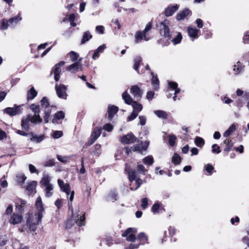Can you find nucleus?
<instances>
[{"label": "nucleus", "mask_w": 249, "mask_h": 249, "mask_svg": "<svg viewBox=\"0 0 249 249\" xmlns=\"http://www.w3.org/2000/svg\"><path fill=\"white\" fill-rule=\"evenodd\" d=\"M36 206L37 209V212L35 214H29L26 221L27 226L31 232H34L36 231L37 226L41 223L43 217L42 213L44 212V209L41 198L40 196L38 197L36 200Z\"/></svg>", "instance_id": "f257e3e1"}, {"label": "nucleus", "mask_w": 249, "mask_h": 249, "mask_svg": "<svg viewBox=\"0 0 249 249\" xmlns=\"http://www.w3.org/2000/svg\"><path fill=\"white\" fill-rule=\"evenodd\" d=\"M138 172H128V178L132 183L130 189L132 190L137 189L142 183V180L137 177Z\"/></svg>", "instance_id": "f03ea898"}, {"label": "nucleus", "mask_w": 249, "mask_h": 249, "mask_svg": "<svg viewBox=\"0 0 249 249\" xmlns=\"http://www.w3.org/2000/svg\"><path fill=\"white\" fill-rule=\"evenodd\" d=\"M170 22L169 20L165 19L164 21L161 22L159 25V29L160 34L161 36L168 39L170 38V32L169 26Z\"/></svg>", "instance_id": "7ed1b4c3"}, {"label": "nucleus", "mask_w": 249, "mask_h": 249, "mask_svg": "<svg viewBox=\"0 0 249 249\" xmlns=\"http://www.w3.org/2000/svg\"><path fill=\"white\" fill-rule=\"evenodd\" d=\"M21 20V18L19 16H17L10 18L8 20L3 19L0 26L1 30H6L8 28L9 25H14L17 24L19 21Z\"/></svg>", "instance_id": "20e7f679"}, {"label": "nucleus", "mask_w": 249, "mask_h": 249, "mask_svg": "<svg viewBox=\"0 0 249 249\" xmlns=\"http://www.w3.org/2000/svg\"><path fill=\"white\" fill-rule=\"evenodd\" d=\"M137 230L135 228H129L123 234L122 236L126 237V240L129 242H135L136 239L135 233Z\"/></svg>", "instance_id": "39448f33"}, {"label": "nucleus", "mask_w": 249, "mask_h": 249, "mask_svg": "<svg viewBox=\"0 0 249 249\" xmlns=\"http://www.w3.org/2000/svg\"><path fill=\"white\" fill-rule=\"evenodd\" d=\"M55 88L58 97L66 100L68 95L66 93V86L62 84L59 85L56 84Z\"/></svg>", "instance_id": "423d86ee"}, {"label": "nucleus", "mask_w": 249, "mask_h": 249, "mask_svg": "<svg viewBox=\"0 0 249 249\" xmlns=\"http://www.w3.org/2000/svg\"><path fill=\"white\" fill-rule=\"evenodd\" d=\"M22 106H23V105L18 106H15L13 107H7L4 109V112L10 116H15L19 114L22 112Z\"/></svg>", "instance_id": "0eeeda50"}, {"label": "nucleus", "mask_w": 249, "mask_h": 249, "mask_svg": "<svg viewBox=\"0 0 249 249\" xmlns=\"http://www.w3.org/2000/svg\"><path fill=\"white\" fill-rule=\"evenodd\" d=\"M81 59L78 62L73 63L70 65L66 69L67 71H69L71 73H76L79 71H82L83 70V65L80 63Z\"/></svg>", "instance_id": "6e6552de"}, {"label": "nucleus", "mask_w": 249, "mask_h": 249, "mask_svg": "<svg viewBox=\"0 0 249 249\" xmlns=\"http://www.w3.org/2000/svg\"><path fill=\"white\" fill-rule=\"evenodd\" d=\"M65 62L63 61H60L58 63L55 64L53 70L54 74V79L55 81H58L60 79V73L61 71L60 67L63 66Z\"/></svg>", "instance_id": "1a4fd4ad"}, {"label": "nucleus", "mask_w": 249, "mask_h": 249, "mask_svg": "<svg viewBox=\"0 0 249 249\" xmlns=\"http://www.w3.org/2000/svg\"><path fill=\"white\" fill-rule=\"evenodd\" d=\"M73 221L76 223L78 226H84L85 224V213L82 212L76 216L73 215Z\"/></svg>", "instance_id": "9d476101"}, {"label": "nucleus", "mask_w": 249, "mask_h": 249, "mask_svg": "<svg viewBox=\"0 0 249 249\" xmlns=\"http://www.w3.org/2000/svg\"><path fill=\"white\" fill-rule=\"evenodd\" d=\"M27 202L21 198H18L16 202V210L19 213H22L24 212V209L26 206Z\"/></svg>", "instance_id": "9b49d317"}, {"label": "nucleus", "mask_w": 249, "mask_h": 249, "mask_svg": "<svg viewBox=\"0 0 249 249\" xmlns=\"http://www.w3.org/2000/svg\"><path fill=\"white\" fill-rule=\"evenodd\" d=\"M130 92L136 100H139L141 99L142 95V91L140 89L138 86L135 85L132 86L130 89Z\"/></svg>", "instance_id": "f8f14e48"}, {"label": "nucleus", "mask_w": 249, "mask_h": 249, "mask_svg": "<svg viewBox=\"0 0 249 249\" xmlns=\"http://www.w3.org/2000/svg\"><path fill=\"white\" fill-rule=\"evenodd\" d=\"M137 138L132 133L123 136L121 139L122 142L124 144H130L135 142Z\"/></svg>", "instance_id": "ddd939ff"}, {"label": "nucleus", "mask_w": 249, "mask_h": 249, "mask_svg": "<svg viewBox=\"0 0 249 249\" xmlns=\"http://www.w3.org/2000/svg\"><path fill=\"white\" fill-rule=\"evenodd\" d=\"M36 181H33L27 185L26 190L28 195H33L36 193Z\"/></svg>", "instance_id": "4468645a"}, {"label": "nucleus", "mask_w": 249, "mask_h": 249, "mask_svg": "<svg viewBox=\"0 0 249 249\" xmlns=\"http://www.w3.org/2000/svg\"><path fill=\"white\" fill-rule=\"evenodd\" d=\"M58 184L61 190L65 192L67 196L70 193V186L68 183H64L63 181L61 179H58Z\"/></svg>", "instance_id": "2eb2a0df"}, {"label": "nucleus", "mask_w": 249, "mask_h": 249, "mask_svg": "<svg viewBox=\"0 0 249 249\" xmlns=\"http://www.w3.org/2000/svg\"><path fill=\"white\" fill-rule=\"evenodd\" d=\"M118 111V107L114 106H109L107 109V118L109 120H111L114 114Z\"/></svg>", "instance_id": "dca6fc26"}, {"label": "nucleus", "mask_w": 249, "mask_h": 249, "mask_svg": "<svg viewBox=\"0 0 249 249\" xmlns=\"http://www.w3.org/2000/svg\"><path fill=\"white\" fill-rule=\"evenodd\" d=\"M101 129L100 128H95L91 136L90 144H92L100 136L101 133Z\"/></svg>", "instance_id": "f3484780"}, {"label": "nucleus", "mask_w": 249, "mask_h": 249, "mask_svg": "<svg viewBox=\"0 0 249 249\" xmlns=\"http://www.w3.org/2000/svg\"><path fill=\"white\" fill-rule=\"evenodd\" d=\"M27 116L30 122L33 124H40L42 121V120L39 115H34L33 116H32L29 114Z\"/></svg>", "instance_id": "a211bd4d"}, {"label": "nucleus", "mask_w": 249, "mask_h": 249, "mask_svg": "<svg viewBox=\"0 0 249 249\" xmlns=\"http://www.w3.org/2000/svg\"><path fill=\"white\" fill-rule=\"evenodd\" d=\"M190 12L188 9L186 8L178 13L176 18L178 20H183L190 14Z\"/></svg>", "instance_id": "6ab92c4d"}, {"label": "nucleus", "mask_w": 249, "mask_h": 249, "mask_svg": "<svg viewBox=\"0 0 249 249\" xmlns=\"http://www.w3.org/2000/svg\"><path fill=\"white\" fill-rule=\"evenodd\" d=\"M178 9V6L175 5L167 7L165 11V15L166 17H169L173 15Z\"/></svg>", "instance_id": "aec40b11"}, {"label": "nucleus", "mask_w": 249, "mask_h": 249, "mask_svg": "<svg viewBox=\"0 0 249 249\" xmlns=\"http://www.w3.org/2000/svg\"><path fill=\"white\" fill-rule=\"evenodd\" d=\"M22 220V217L21 215L18 214L14 213L9 220L10 223L15 225L21 222Z\"/></svg>", "instance_id": "412c9836"}, {"label": "nucleus", "mask_w": 249, "mask_h": 249, "mask_svg": "<svg viewBox=\"0 0 249 249\" xmlns=\"http://www.w3.org/2000/svg\"><path fill=\"white\" fill-rule=\"evenodd\" d=\"M151 74L152 76L151 84L154 89L158 90L159 89L160 81L157 75H155L153 72H151Z\"/></svg>", "instance_id": "4be33fe9"}, {"label": "nucleus", "mask_w": 249, "mask_h": 249, "mask_svg": "<svg viewBox=\"0 0 249 249\" xmlns=\"http://www.w3.org/2000/svg\"><path fill=\"white\" fill-rule=\"evenodd\" d=\"M199 32V30L196 29L195 28L192 27H188V33L189 36L193 38H195L197 37V35L198 32ZM194 40V39H192Z\"/></svg>", "instance_id": "5701e85b"}, {"label": "nucleus", "mask_w": 249, "mask_h": 249, "mask_svg": "<svg viewBox=\"0 0 249 249\" xmlns=\"http://www.w3.org/2000/svg\"><path fill=\"white\" fill-rule=\"evenodd\" d=\"M169 87L172 89L175 90V96L173 97L174 101L176 100L177 94H178L180 90L178 88V84L174 82H170L169 83Z\"/></svg>", "instance_id": "b1692460"}, {"label": "nucleus", "mask_w": 249, "mask_h": 249, "mask_svg": "<svg viewBox=\"0 0 249 249\" xmlns=\"http://www.w3.org/2000/svg\"><path fill=\"white\" fill-rule=\"evenodd\" d=\"M106 48V45L103 44L100 46L94 52L92 55V58L94 60H96L99 56V53H102Z\"/></svg>", "instance_id": "393cba45"}, {"label": "nucleus", "mask_w": 249, "mask_h": 249, "mask_svg": "<svg viewBox=\"0 0 249 249\" xmlns=\"http://www.w3.org/2000/svg\"><path fill=\"white\" fill-rule=\"evenodd\" d=\"M65 117V113L62 111H59L56 112L54 116V118L52 120L53 124L57 123V121L63 119Z\"/></svg>", "instance_id": "a878e982"}, {"label": "nucleus", "mask_w": 249, "mask_h": 249, "mask_svg": "<svg viewBox=\"0 0 249 249\" xmlns=\"http://www.w3.org/2000/svg\"><path fill=\"white\" fill-rule=\"evenodd\" d=\"M122 98L124 101V102L128 105H131L134 102L132 100L130 95L126 92L124 91L122 94Z\"/></svg>", "instance_id": "bb28decb"}, {"label": "nucleus", "mask_w": 249, "mask_h": 249, "mask_svg": "<svg viewBox=\"0 0 249 249\" xmlns=\"http://www.w3.org/2000/svg\"><path fill=\"white\" fill-rule=\"evenodd\" d=\"M92 37V36L89 31L85 32L82 36L81 44H85L86 42L89 41Z\"/></svg>", "instance_id": "cd10ccee"}, {"label": "nucleus", "mask_w": 249, "mask_h": 249, "mask_svg": "<svg viewBox=\"0 0 249 249\" xmlns=\"http://www.w3.org/2000/svg\"><path fill=\"white\" fill-rule=\"evenodd\" d=\"M51 178L48 175H44L40 181V184L41 185L45 187L52 185L50 183Z\"/></svg>", "instance_id": "c85d7f7f"}, {"label": "nucleus", "mask_w": 249, "mask_h": 249, "mask_svg": "<svg viewBox=\"0 0 249 249\" xmlns=\"http://www.w3.org/2000/svg\"><path fill=\"white\" fill-rule=\"evenodd\" d=\"M30 121L28 116L25 118H23L21 121V126L22 128L26 131L29 130V123Z\"/></svg>", "instance_id": "c756f323"}, {"label": "nucleus", "mask_w": 249, "mask_h": 249, "mask_svg": "<svg viewBox=\"0 0 249 249\" xmlns=\"http://www.w3.org/2000/svg\"><path fill=\"white\" fill-rule=\"evenodd\" d=\"M37 91L35 89L34 87H32L27 93L28 100L34 99L37 95Z\"/></svg>", "instance_id": "7c9ffc66"}, {"label": "nucleus", "mask_w": 249, "mask_h": 249, "mask_svg": "<svg viewBox=\"0 0 249 249\" xmlns=\"http://www.w3.org/2000/svg\"><path fill=\"white\" fill-rule=\"evenodd\" d=\"M134 111L139 113L142 109V106L137 102L134 101L131 104Z\"/></svg>", "instance_id": "2f4dec72"}, {"label": "nucleus", "mask_w": 249, "mask_h": 249, "mask_svg": "<svg viewBox=\"0 0 249 249\" xmlns=\"http://www.w3.org/2000/svg\"><path fill=\"white\" fill-rule=\"evenodd\" d=\"M236 129V125L234 124H231L229 129L226 130L223 134V136L225 137H228L231 135Z\"/></svg>", "instance_id": "473e14b6"}, {"label": "nucleus", "mask_w": 249, "mask_h": 249, "mask_svg": "<svg viewBox=\"0 0 249 249\" xmlns=\"http://www.w3.org/2000/svg\"><path fill=\"white\" fill-rule=\"evenodd\" d=\"M154 113L155 115H156L159 118L161 119H166L167 118V113L163 110H155Z\"/></svg>", "instance_id": "72a5a7b5"}, {"label": "nucleus", "mask_w": 249, "mask_h": 249, "mask_svg": "<svg viewBox=\"0 0 249 249\" xmlns=\"http://www.w3.org/2000/svg\"><path fill=\"white\" fill-rule=\"evenodd\" d=\"M144 33L143 32H137L135 35V42L136 43L141 41L144 38Z\"/></svg>", "instance_id": "f704fd0d"}, {"label": "nucleus", "mask_w": 249, "mask_h": 249, "mask_svg": "<svg viewBox=\"0 0 249 249\" xmlns=\"http://www.w3.org/2000/svg\"><path fill=\"white\" fill-rule=\"evenodd\" d=\"M31 110L34 113V115H39L40 106L35 104H32L30 107Z\"/></svg>", "instance_id": "c9c22d12"}, {"label": "nucleus", "mask_w": 249, "mask_h": 249, "mask_svg": "<svg viewBox=\"0 0 249 249\" xmlns=\"http://www.w3.org/2000/svg\"><path fill=\"white\" fill-rule=\"evenodd\" d=\"M41 105L45 108V109L52 108L53 106H50L48 100L46 97H43L40 101Z\"/></svg>", "instance_id": "e433bc0d"}, {"label": "nucleus", "mask_w": 249, "mask_h": 249, "mask_svg": "<svg viewBox=\"0 0 249 249\" xmlns=\"http://www.w3.org/2000/svg\"><path fill=\"white\" fill-rule=\"evenodd\" d=\"M53 189V186L52 185L45 186L44 190L45 193V196L46 197H51L53 195L52 190Z\"/></svg>", "instance_id": "4c0bfd02"}, {"label": "nucleus", "mask_w": 249, "mask_h": 249, "mask_svg": "<svg viewBox=\"0 0 249 249\" xmlns=\"http://www.w3.org/2000/svg\"><path fill=\"white\" fill-rule=\"evenodd\" d=\"M152 28V23L151 22H149L146 26L145 29L143 30V32L144 33V39L145 41H148L149 40V38L147 36H146V33L149 31L150 30H151Z\"/></svg>", "instance_id": "58836bf2"}, {"label": "nucleus", "mask_w": 249, "mask_h": 249, "mask_svg": "<svg viewBox=\"0 0 249 249\" xmlns=\"http://www.w3.org/2000/svg\"><path fill=\"white\" fill-rule=\"evenodd\" d=\"M134 69L135 71L139 73L138 68L140 63L142 61V58L140 56L136 57L134 59Z\"/></svg>", "instance_id": "ea45409f"}, {"label": "nucleus", "mask_w": 249, "mask_h": 249, "mask_svg": "<svg viewBox=\"0 0 249 249\" xmlns=\"http://www.w3.org/2000/svg\"><path fill=\"white\" fill-rule=\"evenodd\" d=\"M74 195V192L73 191H72L71 193V195H70L69 202H68L69 209L71 210V213L72 214H73V208H72V201L73 200Z\"/></svg>", "instance_id": "a19ab883"}, {"label": "nucleus", "mask_w": 249, "mask_h": 249, "mask_svg": "<svg viewBox=\"0 0 249 249\" xmlns=\"http://www.w3.org/2000/svg\"><path fill=\"white\" fill-rule=\"evenodd\" d=\"M224 143L227 146L225 150L229 151L233 146V143L231 142V141L227 138L224 140Z\"/></svg>", "instance_id": "79ce46f5"}, {"label": "nucleus", "mask_w": 249, "mask_h": 249, "mask_svg": "<svg viewBox=\"0 0 249 249\" xmlns=\"http://www.w3.org/2000/svg\"><path fill=\"white\" fill-rule=\"evenodd\" d=\"M195 142L196 146L201 147L204 145V141L202 138L196 137L195 138Z\"/></svg>", "instance_id": "37998d69"}, {"label": "nucleus", "mask_w": 249, "mask_h": 249, "mask_svg": "<svg viewBox=\"0 0 249 249\" xmlns=\"http://www.w3.org/2000/svg\"><path fill=\"white\" fill-rule=\"evenodd\" d=\"M31 135H32V137L31 138V140L32 141L36 142H39L42 141L44 139V136H43V135L37 136V135H34L32 133Z\"/></svg>", "instance_id": "c03bdc74"}, {"label": "nucleus", "mask_w": 249, "mask_h": 249, "mask_svg": "<svg viewBox=\"0 0 249 249\" xmlns=\"http://www.w3.org/2000/svg\"><path fill=\"white\" fill-rule=\"evenodd\" d=\"M51 108L45 109L44 119L46 123H48L51 114Z\"/></svg>", "instance_id": "a18cd8bd"}, {"label": "nucleus", "mask_w": 249, "mask_h": 249, "mask_svg": "<svg viewBox=\"0 0 249 249\" xmlns=\"http://www.w3.org/2000/svg\"><path fill=\"white\" fill-rule=\"evenodd\" d=\"M182 38V37L181 33H178L177 36L175 38L172 39V41L173 42L174 45H176L179 43L181 42Z\"/></svg>", "instance_id": "49530a36"}, {"label": "nucleus", "mask_w": 249, "mask_h": 249, "mask_svg": "<svg viewBox=\"0 0 249 249\" xmlns=\"http://www.w3.org/2000/svg\"><path fill=\"white\" fill-rule=\"evenodd\" d=\"M243 70L242 67L240 65V63L238 61L236 65L234 66L233 71H236V74H238L242 71Z\"/></svg>", "instance_id": "de8ad7c7"}, {"label": "nucleus", "mask_w": 249, "mask_h": 249, "mask_svg": "<svg viewBox=\"0 0 249 249\" xmlns=\"http://www.w3.org/2000/svg\"><path fill=\"white\" fill-rule=\"evenodd\" d=\"M69 55H70L71 59L72 61H75L77 60L79 57V54L77 53H76V52H73V51H71L69 53Z\"/></svg>", "instance_id": "09e8293b"}, {"label": "nucleus", "mask_w": 249, "mask_h": 249, "mask_svg": "<svg viewBox=\"0 0 249 249\" xmlns=\"http://www.w3.org/2000/svg\"><path fill=\"white\" fill-rule=\"evenodd\" d=\"M180 161H181V158L179 156V155H178L177 153L174 154V155H173V158H172V161L175 164H178L180 162Z\"/></svg>", "instance_id": "8fccbe9b"}, {"label": "nucleus", "mask_w": 249, "mask_h": 249, "mask_svg": "<svg viewBox=\"0 0 249 249\" xmlns=\"http://www.w3.org/2000/svg\"><path fill=\"white\" fill-rule=\"evenodd\" d=\"M177 138L174 135H170L169 136V144L173 146L175 145Z\"/></svg>", "instance_id": "3c124183"}, {"label": "nucleus", "mask_w": 249, "mask_h": 249, "mask_svg": "<svg viewBox=\"0 0 249 249\" xmlns=\"http://www.w3.org/2000/svg\"><path fill=\"white\" fill-rule=\"evenodd\" d=\"M143 162L147 165H151L153 162V158L151 156H147L143 159Z\"/></svg>", "instance_id": "603ef678"}, {"label": "nucleus", "mask_w": 249, "mask_h": 249, "mask_svg": "<svg viewBox=\"0 0 249 249\" xmlns=\"http://www.w3.org/2000/svg\"><path fill=\"white\" fill-rule=\"evenodd\" d=\"M138 238L142 242L144 240H148V237L143 232H141L139 234Z\"/></svg>", "instance_id": "864d4df0"}, {"label": "nucleus", "mask_w": 249, "mask_h": 249, "mask_svg": "<svg viewBox=\"0 0 249 249\" xmlns=\"http://www.w3.org/2000/svg\"><path fill=\"white\" fill-rule=\"evenodd\" d=\"M160 204L159 203H156L152 206V211L154 213H159L158 210L160 209Z\"/></svg>", "instance_id": "5fc2aeb1"}, {"label": "nucleus", "mask_w": 249, "mask_h": 249, "mask_svg": "<svg viewBox=\"0 0 249 249\" xmlns=\"http://www.w3.org/2000/svg\"><path fill=\"white\" fill-rule=\"evenodd\" d=\"M138 114L139 113L133 111L131 115L128 116L127 118L128 121H130L134 120L138 116Z\"/></svg>", "instance_id": "6e6d98bb"}, {"label": "nucleus", "mask_w": 249, "mask_h": 249, "mask_svg": "<svg viewBox=\"0 0 249 249\" xmlns=\"http://www.w3.org/2000/svg\"><path fill=\"white\" fill-rule=\"evenodd\" d=\"M96 31L99 34H103L104 33V27L103 26L99 25L96 27Z\"/></svg>", "instance_id": "4d7b16f0"}, {"label": "nucleus", "mask_w": 249, "mask_h": 249, "mask_svg": "<svg viewBox=\"0 0 249 249\" xmlns=\"http://www.w3.org/2000/svg\"><path fill=\"white\" fill-rule=\"evenodd\" d=\"M18 181L21 183H23L25 180L26 179V177L24 175H21L20 176H17Z\"/></svg>", "instance_id": "13d9d810"}, {"label": "nucleus", "mask_w": 249, "mask_h": 249, "mask_svg": "<svg viewBox=\"0 0 249 249\" xmlns=\"http://www.w3.org/2000/svg\"><path fill=\"white\" fill-rule=\"evenodd\" d=\"M63 134V133L61 131H55L53 134V137L55 139H58L60 138Z\"/></svg>", "instance_id": "bf43d9fd"}, {"label": "nucleus", "mask_w": 249, "mask_h": 249, "mask_svg": "<svg viewBox=\"0 0 249 249\" xmlns=\"http://www.w3.org/2000/svg\"><path fill=\"white\" fill-rule=\"evenodd\" d=\"M103 128L108 132H110L113 129V126L110 124H106L104 125Z\"/></svg>", "instance_id": "052dcab7"}, {"label": "nucleus", "mask_w": 249, "mask_h": 249, "mask_svg": "<svg viewBox=\"0 0 249 249\" xmlns=\"http://www.w3.org/2000/svg\"><path fill=\"white\" fill-rule=\"evenodd\" d=\"M212 151L213 153H216L218 154L221 152V151L220 150L219 147L216 144H213L212 145Z\"/></svg>", "instance_id": "680f3d73"}, {"label": "nucleus", "mask_w": 249, "mask_h": 249, "mask_svg": "<svg viewBox=\"0 0 249 249\" xmlns=\"http://www.w3.org/2000/svg\"><path fill=\"white\" fill-rule=\"evenodd\" d=\"M57 158L58 160L62 162H66L69 159L67 157L62 156L60 155H57Z\"/></svg>", "instance_id": "e2e57ef3"}, {"label": "nucleus", "mask_w": 249, "mask_h": 249, "mask_svg": "<svg viewBox=\"0 0 249 249\" xmlns=\"http://www.w3.org/2000/svg\"><path fill=\"white\" fill-rule=\"evenodd\" d=\"M148 205V199L147 198H142V200L141 206L143 209H145Z\"/></svg>", "instance_id": "0e129e2a"}, {"label": "nucleus", "mask_w": 249, "mask_h": 249, "mask_svg": "<svg viewBox=\"0 0 249 249\" xmlns=\"http://www.w3.org/2000/svg\"><path fill=\"white\" fill-rule=\"evenodd\" d=\"M155 93L152 91H149L146 94V98L148 100H152L154 96Z\"/></svg>", "instance_id": "69168bd1"}, {"label": "nucleus", "mask_w": 249, "mask_h": 249, "mask_svg": "<svg viewBox=\"0 0 249 249\" xmlns=\"http://www.w3.org/2000/svg\"><path fill=\"white\" fill-rule=\"evenodd\" d=\"M139 118L140 119V124L142 125H145L146 120L145 117L144 116H140Z\"/></svg>", "instance_id": "338daca9"}, {"label": "nucleus", "mask_w": 249, "mask_h": 249, "mask_svg": "<svg viewBox=\"0 0 249 249\" xmlns=\"http://www.w3.org/2000/svg\"><path fill=\"white\" fill-rule=\"evenodd\" d=\"M204 168L206 171H211L213 170L214 169L213 166L210 164H206Z\"/></svg>", "instance_id": "774afa93"}]
</instances>
